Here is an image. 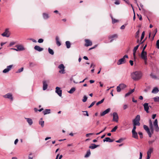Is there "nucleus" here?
Listing matches in <instances>:
<instances>
[{"mask_svg": "<svg viewBox=\"0 0 159 159\" xmlns=\"http://www.w3.org/2000/svg\"><path fill=\"white\" fill-rule=\"evenodd\" d=\"M142 76V73L139 71H135L131 74V78L134 80H139L141 78Z\"/></svg>", "mask_w": 159, "mask_h": 159, "instance_id": "obj_1", "label": "nucleus"}, {"mask_svg": "<svg viewBox=\"0 0 159 159\" xmlns=\"http://www.w3.org/2000/svg\"><path fill=\"white\" fill-rule=\"evenodd\" d=\"M128 57L127 55H125L122 58L119 59L117 62V64L118 65L124 63L125 62V58H128Z\"/></svg>", "mask_w": 159, "mask_h": 159, "instance_id": "obj_2", "label": "nucleus"}, {"mask_svg": "<svg viewBox=\"0 0 159 159\" xmlns=\"http://www.w3.org/2000/svg\"><path fill=\"white\" fill-rule=\"evenodd\" d=\"M3 97L5 98L9 99L11 101H12L13 100L12 94L10 93H8L6 94L3 95Z\"/></svg>", "mask_w": 159, "mask_h": 159, "instance_id": "obj_3", "label": "nucleus"}, {"mask_svg": "<svg viewBox=\"0 0 159 159\" xmlns=\"http://www.w3.org/2000/svg\"><path fill=\"white\" fill-rule=\"evenodd\" d=\"M10 34V33L9 31V29L7 28L5 30L4 32L1 34V35L3 37H8Z\"/></svg>", "mask_w": 159, "mask_h": 159, "instance_id": "obj_4", "label": "nucleus"}, {"mask_svg": "<svg viewBox=\"0 0 159 159\" xmlns=\"http://www.w3.org/2000/svg\"><path fill=\"white\" fill-rule=\"evenodd\" d=\"M58 68L60 70L59 72L61 74H64L65 73V67L63 64H60L58 66Z\"/></svg>", "mask_w": 159, "mask_h": 159, "instance_id": "obj_5", "label": "nucleus"}, {"mask_svg": "<svg viewBox=\"0 0 159 159\" xmlns=\"http://www.w3.org/2000/svg\"><path fill=\"white\" fill-rule=\"evenodd\" d=\"M153 125L154 128L155 130L157 132H158L159 131V127H158V121L157 119H156L154 123H153Z\"/></svg>", "mask_w": 159, "mask_h": 159, "instance_id": "obj_6", "label": "nucleus"}, {"mask_svg": "<svg viewBox=\"0 0 159 159\" xmlns=\"http://www.w3.org/2000/svg\"><path fill=\"white\" fill-rule=\"evenodd\" d=\"M113 121L117 122L118 121L119 117L117 113L114 112L113 113Z\"/></svg>", "mask_w": 159, "mask_h": 159, "instance_id": "obj_7", "label": "nucleus"}, {"mask_svg": "<svg viewBox=\"0 0 159 159\" xmlns=\"http://www.w3.org/2000/svg\"><path fill=\"white\" fill-rule=\"evenodd\" d=\"M143 127L144 129L146 131L148 134L149 137H151L152 136V133H151L150 129L148 127L145 125H144L143 126Z\"/></svg>", "mask_w": 159, "mask_h": 159, "instance_id": "obj_8", "label": "nucleus"}, {"mask_svg": "<svg viewBox=\"0 0 159 159\" xmlns=\"http://www.w3.org/2000/svg\"><path fill=\"white\" fill-rule=\"evenodd\" d=\"M143 106L144 107V110L147 113H149V111H148L149 109V107H151V106H149L148 104V103H144Z\"/></svg>", "mask_w": 159, "mask_h": 159, "instance_id": "obj_9", "label": "nucleus"}, {"mask_svg": "<svg viewBox=\"0 0 159 159\" xmlns=\"http://www.w3.org/2000/svg\"><path fill=\"white\" fill-rule=\"evenodd\" d=\"M55 92L60 97H61L62 95V90L60 89V88L57 87L56 88Z\"/></svg>", "mask_w": 159, "mask_h": 159, "instance_id": "obj_10", "label": "nucleus"}, {"mask_svg": "<svg viewBox=\"0 0 159 159\" xmlns=\"http://www.w3.org/2000/svg\"><path fill=\"white\" fill-rule=\"evenodd\" d=\"M141 57L143 59H146L147 58V53L145 51H142L141 52Z\"/></svg>", "mask_w": 159, "mask_h": 159, "instance_id": "obj_11", "label": "nucleus"}, {"mask_svg": "<svg viewBox=\"0 0 159 159\" xmlns=\"http://www.w3.org/2000/svg\"><path fill=\"white\" fill-rule=\"evenodd\" d=\"M12 66L13 65H10L7 66V68L3 70V73H7L11 69Z\"/></svg>", "mask_w": 159, "mask_h": 159, "instance_id": "obj_12", "label": "nucleus"}, {"mask_svg": "<svg viewBox=\"0 0 159 159\" xmlns=\"http://www.w3.org/2000/svg\"><path fill=\"white\" fill-rule=\"evenodd\" d=\"M16 47L17 48L18 51H22L25 50V48L22 45H17Z\"/></svg>", "mask_w": 159, "mask_h": 159, "instance_id": "obj_13", "label": "nucleus"}, {"mask_svg": "<svg viewBox=\"0 0 159 159\" xmlns=\"http://www.w3.org/2000/svg\"><path fill=\"white\" fill-rule=\"evenodd\" d=\"M139 45H137L136 46L134 47L133 50V55L134 59H135L136 58V51L138 49Z\"/></svg>", "mask_w": 159, "mask_h": 159, "instance_id": "obj_14", "label": "nucleus"}, {"mask_svg": "<svg viewBox=\"0 0 159 159\" xmlns=\"http://www.w3.org/2000/svg\"><path fill=\"white\" fill-rule=\"evenodd\" d=\"M149 127L150 128V129L151 131V133L152 134H153L154 131V128L153 125L152 124V121L151 120H150L149 121Z\"/></svg>", "mask_w": 159, "mask_h": 159, "instance_id": "obj_15", "label": "nucleus"}, {"mask_svg": "<svg viewBox=\"0 0 159 159\" xmlns=\"http://www.w3.org/2000/svg\"><path fill=\"white\" fill-rule=\"evenodd\" d=\"M110 111V108H108L106 110L103 111V112L101 113H100V116H103L106 114L108 113Z\"/></svg>", "mask_w": 159, "mask_h": 159, "instance_id": "obj_16", "label": "nucleus"}, {"mask_svg": "<svg viewBox=\"0 0 159 159\" xmlns=\"http://www.w3.org/2000/svg\"><path fill=\"white\" fill-rule=\"evenodd\" d=\"M85 42L86 43L85 46L86 47L91 46L92 44V42L89 39H85Z\"/></svg>", "mask_w": 159, "mask_h": 159, "instance_id": "obj_17", "label": "nucleus"}, {"mask_svg": "<svg viewBox=\"0 0 159 159\" xmlns=\"http://www.w3.org/2000/svg\"><path fill=\"white\" fill-rule=\"evenodd\" d=\"M48 84L46 81L44 80L43 82V89L45 90L47 89L48 87Z\"/></svg>", "mask_w": 159, "mask_h": 159, "instance_id": "obj_18", "label": "nucleus"}, {"mask_svg": "<svg viewBox=\"0 0 159 159\" xmlns=\"http://www.w3.org/2000/svg\"><path fill=\"white\" fill-rule=\"evenodd\" d=\"M34 49L35 50L39 52H41L43 50V48H41L39 46L37 45H36L34 46Z\"/></svg>", "mask_w": 159, "mask_h": 159, "instance_id": "obj_19", "label": "nucleus"}, {"mask_svg": "<svg viewBox=\"0 0 159 159\" xmlns=\"http://www.w3.org/2000/svg\"><path fill=\"white\" fill-rule=\"evenodd\" d=\"M25 119L26 120L27 122H28L29 125H31L33 123L32 120L30 118H25Z\"/></svg>", "mask_w": 159, "mask_h": 159, "instance_id": "obj_20", "label": "nucleus"}, {"mask_svg": "<svg viewBox=\"0 0 159 159\" xmlns=\"http://www.w3.org/2000/svg\"><path fill=\"white\" fill-rule=\"evenodd\" d=\"M118 37V36L116 34H115L113 35H111L109 37V39H111V40H110V42H111L113 40V38H116Z\"/></svg>", "mask_w": 159, "mask_h": 159, "instance_id": "obj_21", "label": "nucleus"}, {"mask_svg": "<svg viewBox=\"0 0 159 159\" xmlns=\"http://www.w3.org/2000/svg\"><path fill=\"white\" fill-rule=\"evenodd\" d=\"M159 92V90L157 87H154L152 89V93H153L156 94Z\"/></svg>", "mask_w": 159, "mask_h": 159, "instance_id": "obj_22", "label": "nucleus"}, {"mask_svg": "<svg viewBox=\"0 0 159 159\" xmlns=\"http://www.w3.org/2000/svg\"><path fill=\"white\" fill-rule=\"evenodd\" d=\"M103 141L104 142L106 141L107 142H112L114 141V140L111 139L110 138L106 137L103 140Z\"/></svg>", "mask_w": 159, "mask_h": 159, "instance_id": "obj_23", "label": "nucleus"}, {"mask_svg": "<svg viewBox=\"0 0 159 159\" xmlns=\"http://www.w3.org/2000/svg\"><path fill=\"white\" fill-rule=\"evenodd\" d=\"M99 145H96L95 144L93 143L91 144V146L89 147V148L91 149H94L99 147Z\"/></svg>", "mask_w": 159, "mask_h": 159, "instance_id": "obj_24", "label": "nucleus"}, {"mask_svg": "<svg viewBox=\"0 0 159 159\" xmlns=\"http://www.w3.org/2000/svg\"><path fill=\"white\" fill-rule=\"evenodd\" d=\"M132 137L136 139H138L137 133L136 131H132Z\"/></svg>", "mask_w": 159, "mask_h": 159, "instance_id": "obj_25", "label": "nucleus"}, {"mask_svg": "<svg viewBox=\"0 0 159 159\" xmlns=\"http://www.w3.org/2000/svg\"><path fill=\"white\" fill-rule=\"evenodd\" d=\"M56 44L58 46H59L61 45V43L59 41V38L58 37L56 36Z\"/></svg>", "mask_w": 159, "mask_h": 159, "instance_id": "obj_26", "label": "nucleus"}, {"mask_svg": "<svg viewBox=\"0 0 159 159\" xmlns=\"http://www.w3.org/2000/svg\"><path fill=\"white\" fill-rule=\"evenodd\" d=\"M43 16L44 19H47L49 17V15L46 13H43Z\"/></svg>", "mask_w": 159, "mask_h": 159, "instance_id": "obj_27", "label": "nucleus"}, {"mask_svg": "<svg viewBox=\"0 0 159 159\" xmlns=\"http://www.w3.org/2000/svg\"><path fill=\"white\" fill-rule=\"evenodd\" d=\"M44 121L42 120V118H41L39 121V124L41 125L42 127H43L44 126Z\"/></svg>", "mask_w": 159, "mask_h": 159, "instance_id": "obj_28", "label": "nucleus"}, {"mask_svg": "<svg viewBox=\"0 0 159 159\" xmlns=\"http://www.w3.org/2000/svg\"><path fill=\"white\" fill-rule=\"evenodd\" d=\"M43 113L44 115L49 114L51 112V110L50 109H46L43 111Z\"/></svg>", "mask_w": 159, "mask_h": 159, "instance_id": "obj_29", "label": "nucleus"}, {"mask_svg": "<svg viewBox=\"0 0 159 159\" xmlns=\"http://www.w3.org/2000/svg\"><path fill=\"white\" fill-rule=\"evenodd\" d=\"M153 148H150L147 152V154L151 155L152 153L153 152Z\"/></svg>", "mask_w": 159, "mask_h": 159, "instance_id": "obj_30", "label": "nucleus"}, {"mask_svg": "<svg viewBox=\"0 0 159 159\" xmlns=\"http://www.w3.org/2000/svg\"><path fill=\"white\" fill-rule=\"evenodd\" d=\"M66 48H69L70 47V43L69 41H66Z\"/></svg>", "mask_w": 159, "mask_h": 159, "instance_id": "obj_31", "label": "nucleus"}, {"mask_svg": "<svg viewBox=\"0 0 159 159\" xmlns=\"http://www.w3.org/2000/svg\"><path fill=\"white\" fill-rule=\"evenodd\" d=\"M140 116L139 115H137L133 121H139L140 120Z\"/></svg>", "mask_w": 159, "mask_h": 159, "instance_id": "obj_32", "label": "nucleus"}, {"mask_svg": "<svg viewBox=\"0 0 159 159\" xmlns=\"http://www.w3.org/2000/svg\"><path fill=\"white\" fill-rule=\"evenodd\" d=\"M48 51L49 53L52 55H53L54 54L53 51L49 48H48Z\"/></svg>", "mask_w": 159, "mask_h": 159, "instance_id": "obj_33", "label": "nucleus"}, {"mask_svg": "<svg viewBox=\"0 0 159 159\" xmlns=\"http://www.w3.org/2000/svg\"><path fill=\"white\" fill-rule=\"evenodd\" d=\"M75 88L73 87L71 88L68 92L70 93H72L75 91Z\"/></svg>", "mask_w": 159, "mask_h": 159, "instance_id": "obj_34", "label": "nucleus"}, {"mask_svg": "<svg viewBox=\"0 0 159 159\" xmlns=\"http://www.w3.org/2000/svg\"><path fill=\"white\" fill-rule=\"evenodd\" d=\"M121 89H123L126 87V86L124 84H121L119 85Z\"/></svg>", "mask_w": 159, "mask_h": 159, "instance_id": "obj_35", "label": "nucleus"}, {"mask_svg": "<svg viewBox=\"0 0 159 159\" xmlns=\"http://www.w3.org/2000/svg\"><path fill=\"white\" fill-rule=\"evenodd\" d=\"M157 28H156L155 29V30H154V33L153 34V37H152V40H153L154 39V37L155 36V35H156V33H157Z\"/></svg>", "mask_w": 159, "mask_h": 159, "instance_id": "obj_36", "label": "nucleus"}, {"mask_svg": "<svg viewBox=\"0 0 159 159\" xmlns=\"http://www.w3.org/2000/svg\"><path fill=\"white\" fill-rule=\"evenodd\" d=\"M139 121H133V124H134V125L139 126L140 125V123Z\"/></svg>", "mask_w": 159, "mask_h": 159, "instance_id": "obj_37", "label": "nucleus"}, {"mask_svg": "<svg viewBox=\"0 0 159 159\" xmlns=\"http://www.w3.org/2000/svg\"><path fill=\"white\" fill-rule=\"evenodd\" d=\"M91 154V152L90 150H89L87 151L86 154L85 156V157H88Z\"/></svg>", "mask_w": 159, "mask_h": 159, "instance_id": "obj_38", "label": "nucleus"}, {"mask_svg": "<svg viewBox=\"0 0 159 159\" xmlns=\"http://www.w3.org/2000/svg\"><path fill=\"white\" fill-rule=\"evenodd\" d=\"M111 16L112 20V23L113 24L115 23L118 21V20L113 18L112 16L111 15Z\"/></svg>", "mask_w": 159, "mask_h": 159, "instance_id": "obj_39", "label": "nucleus"}, {"mask_svg": "<svg viewBox=\"0 0 159 159\" xmlns=\"http://www.w3.org/2000/svg\"><path fill=\"white\" fill-rule=\"evenodd\" d=\"M153 99L155 102H159V97H156L153 98Z\"/></svg>", "mask_w": 159, "mask_h": 159, "instance_id": "obj_40", "label": "nucleus"}, {"mask_svg": "<svg viewBox=\"0 0 159 159\" xmlns=\"http://www.w3.org/2000/svg\"><path fill=\"white\" fill-rule=\"evenodd\" d=\"M150 76L153 79H157V78L156 75L152 73L150 75Z\"/></svg>", "mask_w": 159, "mask_h": 159, "instance_id": "obj_41", "label": "nucleus"}, {"mask_svg": "<svg viewBox=\"0 0 159 159\" xmlns=\"http://www.w3.org/2000/svg\"><path fill=\"white\" fill-rule=\"evenodd\" d=\"M104 99L103 98L102 100H101L100 101H99L98 102H97L96 103V105L98 106V105L102 103L104 101Z\"/></svg>", "mask_w": 159, "mask_h": 159, "instance_id": "obj_42", "label": "nucleus"}, {"mask_svg": "<svg viewBox=\"0 0 159 159\" xmlns=\"http://www.w3.org/2000/svg\"><path fill=\"white\" fill-rule=\"evenodd\" d=\"M87 97L84 95L83 97V99H82V101L83 102H85L87 101Z\"/></svg>", "mask_w": 159, "mask_h": 159, "instance_id": "obj_43", "label": "nucleus"}, {"mask_svg": "<svg viewBox=\"0 0 159 159\" xmlns=\"http://www.w3.org/2000/svg\"><path fill=\"white\" fill-rule=\"evenodd\" d=\"M125 139H124L123 138H120V139H119L118 140H116V143H121L123 140H124Z\"/></svg>", "mask_w": 159, "mask_h": 159, "instance_id": "obj_44", "label": "nucleus"}, {"mask_svg": "<svg viewBox=\"0 0 159 159\" xmlns=\"http://www.w3.org/2000/svg\"><path fill=\"white\" fill-rule=\"evenodd\" d=\"M121 88L119 86V85L117 87L116 90H117V91L118 92H120L121 91Z\"/></svg>", "mask_w": 159, "mask_h": 159, "instance_id": "obj_45", "label": "nucleus"}, {"mask_svg": "<svg viewBox=\"0 0 159 159\" xmlns=\"http://www.w3.org/2000/svg\"><path fill=\"white\" fill-rule=\"evenodd\" d=\"M118 127L117 126H115L113 129H112L111 130V132H115L116 129H117Z\"/></svg>", "mask_w": 159, "mask_h": 159, "instance_id": "obj_46", "label": "nucleus"}, {"mask_svg": "<svg viewBox=\"0 0 159 159\" xmlns=\"http://www.w3.org/2000/svg\"><path fill=\"white\" fill-rule=\"evenodd\" d=\"M106 128H107V127H105L104 128L103 130H101V131L100 132H99V133H97L96 134V135H98V134H100L101 133H102V132H104L105 130L106 129Z\"/></svg>", "mask_w": 159, "mask_h": 159, "instance_id": "obj_47", "label": "nucleus"}, {"mask_svg": "<svg viewBox=\"0 0 159 159\" xmlns=\"http://www.w3.org/2000/svg\"><path fill=\"white\" fill-rule=\"evenodd\" d=\"M156 47L158 49H159V39L157 41Z\"/></svg>", "mask_w": 159, "mask_h": 159, "instance_id": "obj_48", "label": "nucleus"}, {"mask_svg": "<svg viewBox=\"0 0 159 159\" xmlns=\"http://www.w3.org/2000/svg\"><path fill=\"white\" fill-rule=\"evenodd\" d=\"M96 102L95 101L93 102L90 105L89 107V108H90L92 107L93 106L94 104H95Z\"/></svg>", "mask_w": 159, "mask_h": 159, "instance_id": "obj_49", "label": "nucleus"}, {"mask_svg": "<svg viewBox=\"0 0 159 159\" xmlns=\"http://www.w3.org/2000/svg\"><path fill=\"white\" fill-rule=\"evenodd\" d=\"M114 3L116 5H119L120 4V1L119 0H116Z\"/></svg>", "mask_w": 159, "mask_h": 159, "instance_id": "obj_50", "label": "nucleus"}, {"mask_svg": "<svg viewBox=\"0 0 159 159\" xmlns=\"http://www.w3.org/2000/svg\"><path fill=\"white\" fill-rule=\"evenodd\" d=\"M43 39H39L38 40V42L39 43H43Z\"/></svg>", "mask_w": 159, "mask_h": 159, "instance_id": "obj_51", "label": "nucleus"}, {"mask_svg": "<svg viewBox=\"0 0 159 159\" xmlns=\"http://www.w3.org/2000/svg\"><path fill=\"white\" fill-rule=\"evenodd\" d=\"M133 129H132V131H135V129H136V125H134V124H133Z\"/></svg>", "mask_w": 159, "mask_h": 159, "instance_id": "obj_52", "label": "nucleus"}, {"mask_svg": "<svg viewBox=\"0 0 159 159\" xmlns=\"http://www.w3.org/2000/svg\"><path fill=\"white\" fill-rule=\"evenodd\" d=\"M23 69H24V68L23 67H22L21 68L19 69L18 70V72L20 73V72H21L22 71H23Z\"/></svg>", "mask_w": 159, "mask_h": 159, "instance_id": "obj_53", "label": "nucleus"}, {"mask_svg": "<svg viewBox=\"0 0 159 159\" xmlns=\"http://www.w3.org/2000/svg\"><path fill=\"white\" fill-rule=\"evenodd\" d=\"M35 66V64L32 62L30 63V67H33Z\"/></svg>", "mask_w": 159, "mask_h": 159, "instance_id": "obj_54", "label": "nucleus"}, {"mask_svg": "<svg viewBox=\"0 0 159 159\" xmlns=\"http://www.w3.org/2000/svg\"><path fill=\"white\" fill-rule=\"evenodd\" d=\"M138 134L139 135L140 138H143V135L142 133L141 132H139L138 133Z\"/></svg>", "mask_w": 159, "mask_h": 159, "instance_id": "obj_55", "label": "nucleus"}, {"mask_svg": "<svg viewBox=\"0 0 159 159\" xmlns=\"http://www.w3.org/2000/svg\"><path fill=\"white\" fill-rule=\"evenodd\" d=\"M143 154L141 152H139V159H142V157Z\"/></svg>", "mask_w": 159, "mask_h": 159, "instance_id": "obj_56", "label": "nucleus"}, {"mask_svg": "<svg viewBox=\"0 0 159 159\" xmlns=\"http://www.w3.org/2000/svg\"><path fill=\"white\" fill-rule=\"evenodd\" d=\"M139 30H138L136 33V36H135V37L136 38H137L138 37V35L139 34Z\"/></svg>", "mask_w": 159, "mask_h": 159, "instance_id": "obj_57", "label": "nucleus"}, {"mask_svg": "<svg viewBox=\"0 0 159 159\" xmlns=\"http://www.w3.org/2000/svg\"><path fill=\"white\" fill-rule=\"evenodd\" d=\"M29 40L32 41H33L34 42L36 43L37 42L34 39H31V38Z\"/></svg>", "mask_w": 159, "mask_h": 159, "instance_id": "obj_58", "label": "nucleus"}, {"mask_svg": "<svg viewBox=\"0 0 159 159\" xmlns=\"http://www.w3.org/2000/svg\"><path fill=\"white\" fill-rule=\"evenodd\" d=\"M93 134V133H89V134H87L86 135V137H88L89 135H92Z\"/></svg>", "mask_w": 159, "mask_h": 159, "instance_id": "obj_59", "label": "nucleus"}, {"mask_svg": "<svg viewBox=\"0 0 159 159\" xmlns=\"http://www.w3.org/2000/svg\"><path fill=\"white\" fill-rule=\"evenodd\" d=\"M128 107V106L127 105H124V106H123V109L124 110H125L126 109H127Z\"/></svg>", "mask_w": 159, "mask_h": 159, "instance_id": "obj_60", "label": "nucleus"}, {"mask_svg": "<svg viewBox=\"0 0 159 159\" xmlns=\"http://www.w3.org/2000/svg\"><path fill=\"white\" fill-rule=\"evenodd\" d=\"M18 141V139H16L14 141V144L15 145H16Z\"/></svg>", "mask_w": 159, "mask_h": 159, "instance_id": "obj_61", "label": "nucleus"}, {"mask_svg": "<svg viewBox=\"0 0 159 159\" xmlns=\"http://www.w3.org/2000/svg\"><path fill=\"white\" fill-rule=\"evenodd\" d=\"M125 25H122V26H121V27H120V29H122V30H123V29H125Z\"/></svg>", "mask_w": 159, "mask_h": 159, "instance_id": "obj_62", "label": "nucleus"}, {"mask_svg": "<svg viewBox=\"0 0 159 159\" xmlns=\"http://www.w3.org/2000/svg\"><path fill=\"white\" fill-rule=\"evenodd\" d=\"M130 64L131 66H133L134 64L133 61L132 60H130L129 61Z\"/></svg>", "mask_w": 159, "mask_h": 159, "instance_id": "obj_63", "label": "nucleus"}, {"mask_svg": "<svg viewBox=\"0 0 159 159\" xmlns=\"http://www.w3.org/2000/svg\"><path fill=\"white\" fill-rule=\"evenodd\" d=\"M147 157L146 159H149L151 157V155L148 154H147Z\"/></svg>", "mask_w": 159, "mask_h": 159, "instance_id": "obj_64", "label": "nucleus"}]
</instances>
